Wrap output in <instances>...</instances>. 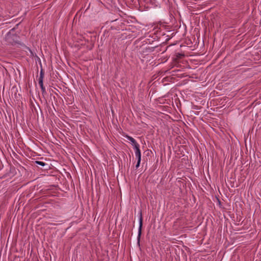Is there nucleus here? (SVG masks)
Returning a JSON list of instances; mask_svg holds the SVG:
<instances>
[{"label":"nucleus","mask_w":261,"mask_h":261,"mask_svg":"<svg viewBox=\"0 0 261 261\" xmlns=\"http://www.w3.org/2000/svg\"><path fill=\"white\" fill-rule=\"evenodd\" d=\"M6 41L9 44H21L19 36L15 33V29H11L5 36Z\"/></svg>","instance_id":"obj_1"},{"label":"nucleus","mask_w":261,"mask_h":261,"mask_svg":"<svg viewBox=\"0 0 261 261\" xmlns=\"http://www.w3.org/2000/svg\"><path fill=\"white\" fill-rule=\"evenodd\" d=\"M35 164L36 165H40L41 166H44L45 165H46L45 163L41 162V161H35Z\"/></svg>","instance_id":"obj_7"},{"label":"nucleus","mask_w":261,"mask_h":261,"mask_svg":"<svg viewBox=\"0 0 261 261\" xmlns=\"http://www.w3.org/2000/svg\"><path fill=\"white\" fill-rule=\"evenodd\" d=\"M27 49L29 51V52L31 53V55L32 56H33V53L32 51V50L28 47H26Z\"/></svg>","instance_id":"obj_10"},{"label":"nucleus","mask_w":261,"mask_h":261,"mask_svg":"<svg viewBox=\"0 0 261 261\" xmlns=\"http://www.w3.org/2000/svg\"><path fill=\"white\" fill-rule=\"evenodd\" d=\"M143 225V218L142 216V213H140V216L139 218V227L138 230V235L137 237V240H138V244H140V240L141 235V232H142V227Z\"/></svg>","instance_id":"obj_2"},{"label":"nucleus","mask_w":261,"mask_h":261,"mask_svg":"<svg viewBox=\"0 0 261 261\" xmlns=\"http://www.w3.org/2000/svg\"><path fill=\"white\" fill-rule=\"evenodd\" d=\"M43 77H44V72L43 71V70L41 69L40 71V76H39V80L43 81Z\"/></svg>","instance_id":"obj_8"},{"label":"nucleus","mask_w":261,"mask_h":261,"mask_svg":"<svg viewBox=\"0 0 261 261\" xmlns=\"http://www.w3.org/2000/svg\"><path fill=\"white\" fill-rule=\"evenodd\" d=\"M134 148L135 150V155L136 156L137 159L141 160V151L140 149V145L138 146H137L136 147Z\"/></svg>","instance_id":"obj_4"},{"label":"nucleus","mask_w":261,"mask_h":261,"mask_svg":"<svg viewBox=\"0 0 261 261\" xmlns=\"http://www.w3.org/2000/svg\"><path fill=\"white\" fill-rule=\"evenodd\" d=\"M125 137L126 139H127L129 141H130L132 143V145L134 146V148L136 147L137 146H139V144L136 142L135 139H134L133 137L128 136L126 135Z\"/></svg>","instance_id":"obj_3"},{"label":"nucleus","mask_w":261,"mask_h":261,"mask_svg":"<svg viewBox=\"0 0 261 261\" xmlns=\"http://www.w3.org/2000/svg\"><path fill=\"white\" fill-rule=\"evenodd\" d=\"M185 56L184 54L180 53H177L176 54V60H179Z\"/></svg>","instance_id":"obj_6"},{"label":"nucleus","mask_w":261,"mask_h":261,"mask_svg":"<svg viewBox=\"0 0 261 261\" xmlns=\"http://www.w3.org/2000/svg\"><path fill=\"white\" fill-rule=\"evenodd\" d=\"M38 83H39V85L40 86V88H41L42 94H43L44 93H46V91H45V87L43 85V81L39 80Z\"/></svg>","instance_id":"obj_5"},{"label":"nucleus","mask_w":261,"mask_h":261,"mask_svg":"<svg viewBox=\"0 0 261 261\" xmlns=\"http://www.w3.org/2000/svg\"><path fill=\"white\" fill-rule=\"evenodd\" d=\"M140 162H141V160L137 159V164L136 165V168H138L140 166Z\"/></svg>","instance_id":"obj_9"}]
</instances>
